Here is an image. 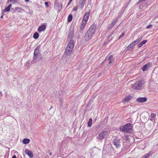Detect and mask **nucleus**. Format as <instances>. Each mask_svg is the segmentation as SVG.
<instances>
[{
    "instance_id": "f257e3e1",
    "label": "nucleus",
    "mask_w": 158,
    "mask_h": 158,
    "mask_svg": "<svg viewBox=\"0 0 158 158\" xmlns=\"http://www.w3.org/2000/svg\"><path fill=\"white\" fill-rule=\"evenodd\" d=\"M96 28V26L95 24H93L90 27L89 30L86 32L84 37V39L86 41L89 40L92 37V36L95 33Z\"/></svg>"
},
{
    "instance_id": "f03ea898",
    "label": "nucleus",
    "mask_w": 158,
    "mask_h": 158,
    "mask_svg": "<svg viewBox=\"0 0 158 158\" xmlns=\"http://www.w3.org/2000/svg\"><path fill=\"white\" fill-rule=\"evenodd\" d=\"M75 45L73 40H71L69 42V44L65 49L64 54L67 56L70 55L72 53Z\"/></svg>"
},
{
    "instance_id": "7ed1b4c3",
    "label": "nucleus",
    "mask_w": 158,
    "mask_h": 158,
    "mask_svg": "<svg viewBox=\"0 0 158 158\" xmlns=\"http://www.w3.org/2000/svg\"><path fill=\"white\" fill-rule=\"evenodd\" d=\"M120 129L122 131L131 133L132 131V125L130 123H127L123 126H121Z\"/></svg>"
},
{
    "instance_id": "20e7f679",
    "label": "nucleus",
    "mask_w": 158,
    "mask_h": 158,
    "mask_svg": "<svg viewBox=\"0 0 158 158\" xmlns=\"http://www.w3.org/2000/svg\"><path fill=\"white\" fill-rule=\"evenodd\" d=\"M145 81L143 80L139 81L132 85L133 89H142L144 86Z\"/></svg>"
},
{
    "instance_id": "39448f33",
    "label": "nucleus",
    "mask_w": 158,
    "mask_h": 158,
    "mask_svg": "<svg viewBox=\"0 0 158 158\" xmlns=\"http://www.w3.org/2000/svg\"><path fill=\"white\" fill-rule=\"evenodd\" d=\"M120 141V139L117 137H115L112 140L113 144L116 148L118 149L121 147Z\"/></svg>"
},
{
    "instance_id": "423d86ee",
    "label": "nucleus",
    "mask_w": 158,
    "mask_h": 158,
    "mask_svg": "<svg viewBox=\"0 0 158 158\" xmlns=\"http://www.w3.org/2000/svg\"><path fill=\"white\" fill-rule=\"evenodd\" d=\"M107 134L106 131H102V132L98 135V138L100 140H102L105 137Z\"/></svg>"
},
{
    "instance_id": "0eeeda50",
    "label": "nucleus",
    "mask_w": 158,
    "mask_h": 158,
    "mask_svg": "<svg viewBox=\"0 0 158 158\" xmlns=\"http://www.w3.org/2000/svg\"><path fill=\"white\" fill-rule=\"evenodd\" d=\"M89 13H86L85 14L84 16L83 17V18L82 20V21L84 22H86V23H87V21L89 17Z\"/></svg>"
},
{
    "instance_id": "6e6552de",
    "label": "nucleus",
    "mask_w": 158,
    "mask_h": 158,
    "mask_svg": "<svg viewBox=\"0 0 158 158\" xmlns=\"http://www.w3.org/2000/svg\"><path fill=\"white\" fill-rule=\"evenodd\" d=\"M147 101V98L144 97H139L137 98L136 100V101L137 102L140 103H142L146 102Z\"/></svg>"
},
{
    "instance_id": "1a4fd4ad",
    "label": "nucleus",
    "mask_w": 158,
    "mask_h": 158,
    "mask_svg": "<svg viewBox=\"0 0 158 158\" xmlns=\"http://www.w3.org/2000/svg\"><path fill=\"white\" fill-rule=\"evenodd\" d=\"M107 60L108 61V63L111 65L114 63V59L113 58V56L112 55H110L108 58Z\"/></svg>"
},
{
    "instance_id": "9d476101",
    "label": "nucleus",
    "mask_w": 158,
    "mask_h": 158,
    "mask_svg": "<svg viewBox=\"0 0 158 158\" xmlns=\"http://www.w3.org/2000/svg\"><path fill=\"white\" fill-rule=\"evenodd\" d=\"M132 98V96L131 95H129L125 97L122 101L123 103H125L129 101Z\"/></svg>"
},
{
    "instance_id": "9b49d317",
    "label": "nucleus",
    "mask_w": 158,
    "mask_h": 158,
    "mask_svg": "<svg viewBox=\"0 0 158 158\" xmlns=\"http://www.w3.org/2000/svg\"><path fill=\"white\" fill-rule=\"evenodd\" d=\"M86 0H81L80 2L78 3V5L81 9H83Z\"/></svg>"
},
{
    "instance_id": "f8f14e48",
    "label": "nucleus",
    "mask_w": 158,
    "mask_h": 158,
    "mask_svg": "<svg viewBox=\"0 0 158 158\" xmlns=\"http://www.w3.org/2000/svg\"><path fill=\"white\" fill-rule=\"evenodd\" d=\"M46 28V26L44 25H42L40 26L38 29V31L39 32L44 31Z\"/></svg>"
},
{
    "instance_id": "ddd939ff",
    "label": "nucleus",
    "mask_w": 158,
    "mask_h": 158,
    "mask_svg": "<svg viewBox=\"0 0 158 158\" xmlns=\"http://www.w3.org/2000/svg\"><path fill=\"white\" fill-rule=\"evenodd\" d=\"M74 33L73 31H70L69 33L67 39L69 40V41L70 40H72V39L73 37Z\"/></svg>"
},
{
    "instance_id": "4468645a",
    "label": "nucleus",
    "mask_w": 158,
    "mask_h": 158,
    "mask_svg": "<svg viewBox=\"0 0 158 158\" xmlns=\"http://www.w3.org/2000/svg\"><path fill=\"white\" fill-rule=\"evenodd\" d=\"M40 45H38L35 50L34 54L39 55L40 53Z\"/></svg>"
},
{
    "instance_id": "2eb2a0df",
    "label": "nucleus",
    "mask_w": 158,
    "mask_h": 158,
    "mask_svg": "<svg viewBox=\"0 0 158 158\" xmlns=\"http://www.w3.org/2000/svg\"><path fill=\"white\" fill-rule=\"evenodd\" d=\"M25 152L27 154L30 158H32L33 156L32 152L29 150L26 149L25 151Z\"/></svg>"
},
{
    "instance_id": "dca6fc26",
    "label": "nucleus",
    "mask_w": 158,
    "mask_h": 158,
    "mask_svg": "<svg viewBox=\"0 0 158 158\" xmlns=\"http://www.w3.org/2000/svg\"><path fill=\"white\" fill-rule=\"evenodd\" d=\"M142 38L143 36H142L139 37L135 40L134 41L133 43L135 45L136 44H137L139 42Z\"/></svg>"
},
{
    "instance_id": "f3484780",
    "label": "nucleus",
    "mask_w": 158,
    "mask_h": 158,
    "mask_svg": "<svg viewBox=\"0 0 158 158\" xmlns=\"http://www.w3.org/2000/svg\"><path fill=\"white\" fill-rule=\"evenodd\" d=\"M38 57L39 55H38L34 54V56L32 63V64L35 63L37 61V60L38 59Z\"/></svg>"
},
{
    "instance_id": "a211bd4d",
    "label": "nucleus",
    "mask_w": 158,
    "mask_h": 158,
    "mask_svg": "<svg viewBox=\"0 0 158 158\" xmlns=\"http://www.w3.org/2000/svg\"><path fill=\"white\" fill-rule=\"evenodd\" d=\"M135 45L134 44V43L132 42L130 44H129L127 47V49L128 50L131 51L133 49V47Z\"/></svg>"
},
{
    "instance_id": "6ab92c4d",
    "label": "nucleus",
    "mask_w": 158,
    "mask_h": 158,
    "mask_svg": "<svg viewBox=\"0 0 158 158\" xmlns=\"http://www.w3.org/2000/svg\"><path fill=\"white\" fill-rule=\"evenodd\" d=\"M147 40H144L143 41L141 42L137 45L138 48H140L143 44H145L147 42Z\"/></svg>"
},
{
    "instance_id": "aec40b11",
    "label": "nucleus",
    "mask_w": 158,
    "mask_h": 158,
    "mask_svg": "<svg viewBox=\"0 0 158 158\" xmlns=\"http://www.w3.org/2000/svg\"><path fill=\"white\" fill-rule=\"evenodd\" d=\"M150 64H147L145 65H144L142 67V69L143 71H144L146 70L148 68Z\"/></svg>"
},
{
    "instance_id": "412c9836",
    "label": "nucleus",
    "mask_w": 158,
    "mask_h": 158,
    "mask_svg": "<svg viewBox=\"0 0 158 158\" xmlns=\"http://www.w3.org/2000/svg\"><path fill=\"white\" fill-rule=\"evenodd\" d=\"M30 142V139H24L23 140V143L24 144L28 143Z\"/></svg>"
},
{
    "instance_id": "4be33fe9",
    "label": "nucleus",
    "mask_w": 158,
    "mask_h": 158,
    "mask_svg": "<svg viewBox=\"0 0 158 158\" xmlns=\"http://www.w3.org/2000/svg\"><path fill=\"white\" fill-rule=\"evenodd\" d=\"M86 22H81V27H80V29L81 30H82L83 29H84V28H85V25L86 24Z\"/></svg>"
},
{
    "instance_id": "5701e85b",
    "label": "nucleus",
    "mask_w": 158,
    "mask_h": 158,
    "mask_svg": "<svg viewBox=\"0 0 158 158\" xmlns=\"http://www.w3.org/2000/svg\"><path fill=\"white\" fill-rule=\"evenodd\" d=\"M118 19V18H115L113 20L111 24H112V25L114 26Z\"/></svg>"
},
{
    "instance_id": "b1692460",
    "label": "nucleus",
    "mask_w": 158,
    "mask_h": 158,
    "mask_svg": "<svg viewBox=\"0 0 158 158\" xmlns=\"http://www.w3.org/2000/svg\"><path fill=\"white\" fill-rule=\"evenodd\" d=\"M39 34L37 32H35L33 35V38L35 39H37L39 37Z\"/></svg>"
},
{
    "instance_id": "393cba45",
    "label": "nucleus",
    "mask_w": 158,
    "mask_h": 158,
    "mask_svg": "<svg viewBox=\"0 0 158 158\" xmlns=\"http://www.w3.org/2000/svg\"><path fill=\"white\" fill-rule=\"evenodd\" d=\"M92 120L91 118H90L88 123V125L89 127H90L92 125Z\"/></svg>"
},
{
    "instance_id": "a878e982",
    "label": "nucleus",
    "mask_w": 158,
    "mask_h": 158,
    "mask_svg": "<svg viewBox=\"0 0 158 158\" xmlns=\"http://www.w3.org/2000/svg\"><path fill=\"white\" fill-rule=\"evenodd\" d=\"M73 16L71 15H69L68 17V21L69 22H71Z\"/></svg>"
},
{
    "instance_id": "bb28decb",
    "label": "nucleus",
    "mask_w": 158,
    "mask_h": 158,
    "mask_svg": "<svg viewBox=\"0 0 158 158\" xmlns=\"http://www.w3.org/2000/svg\"><path fill=\"white\" fill-rule=\"evenodd\" d=\"M63 101L64 100L62 98L59 99V103L61 107L63 106Z\"/></svg>"
},
{
    "instance_id": "cd10ccee",
    "label": "nucleus",
    "mask_w": 158,
    "mask_h": 158,
    "mask_svg": "<svg viewBox=\"0 0 158 158\" xmlns=\"http://www.w3.org/2000/svg\"><path fill=\"white\" fill-rule=\"evenodd\" d=\"M10 9L9 8V7H8V6L7 7H6L5 9H4L3 10V12H7L9 11L10 10Z\"/></svg>"
},
{
    "instance_id": "c85d7f7f",
    "label": "nucleus",
    "mask_w": 158,
    "mask_h": 158,
    "mask_svg": "<svg viewBox=\"0 0 158 158\" xmlns=\"http://www.w3.org/2000/svg\"><path fill=\"white\" fill-rule=\"evenodd\" d=\"M122 139L123 140H128V136L127 135H124L122 137Z\"/></svg>"
},
{
    "instance_id": "c756f323",
    "label": "nucleus",
    "mask_w": 158,
    "mask_h": 158,
    "mask_svg": "<svg viewBox=\"0 0 158 158\" xmlns=\"http://www.w3.org/2000/svg\"><path fill=\"white\" fill-rule=\"evenodd\" d=\"M152 154L151 152H149V153L145 155H144V156L146 158H147L148 157L150 156Z\"/></svg>"
},
{
    "instance_id": "7c9ffc66",
    "label": "nucleus",
    "mask_w": 158,
    "mask_h": 158,
    "mask_svg": "<svg viewBox=\"0 0 158 158\" xmlns=\"http://www.w3.org/2000/svg\"><path fill=\"white\" fill-rule=\"evenodd\" d=\"M156 116V115L153 113L151 114V117L152 118L151 120H152L153 119H154Z\"/></svg>"
},
{
    "instance_id": "2f4dec72",
    "label": "nucleus",
    "mask_w": 158,
    "mask_h": 158,
    "mask_svg": "<svg viewBox=\"0 0 158 158\" xmlns=\"http://www.w3.org/2000/svg\"><path fill=\"white\" fill-rule=\"evenodd\" d=\"M16 0H8V2L11 3H14V2H16Z\"/></svg>"
},
{
    "instance_id": "473e14b6",
    "label": "nucleus",
    "mask_w": 158,
    "mask_h": 158,
    "mask_svg": "<svg viewBox=\"0 0 158 158\" xmlns=\"http://www.w3.org/2000/svg\"><path fill=\"white\" fill-rule=\"evenodd\" d=\"M123 14L121 12H120L118 13V17H117L118 18V19H119L120 17Z\"/></svg>"
},
{
    "instance_id": "72a5a7b5",
    "label": "nucleus",
    "mask_w": 158,
    "mask_h": 158,
    "mask_svg": "<svg viewBox=\"0 0 158 158\" xmlns=\"http://www.w3.org/2000/svg\"><path fill=\"white\" fill-rule=\"evenodd\" d=\"M16 10H17L19 12H21V9L19 7H16Z\"/></svg>"
},
{
    "instance_id": "f704fd0d",
    "label": "nucleus",
    "mask_w": 158,
    "mask_h": 158,
    "mask_svg": "<svg viewBox=\"0 0 158 158\" xmlns=\"http://www.w3.org/2000/svg\"><path fill=\"white\" fill-rule=\"evenodd\" d=\"M124 35V33H123L118 38V40L120 39L121 37L123 36Z\"/></svg>"
},
{
    "instance_id": "c9c22d12",
    "label": "nucleus",
    "mask_w": 158,
    "mask_h": 158,
    "mask_svg": "<svg viewBox=\"0 0 158 158\" xmlns=\"http://www.w3.org/2000/svg\"><path fill=\"white\" fill-rule=\"evenodd\" d=\"M78 6L74 7L73 8V10L74 11H76L77 10Z\"/></svg>"
},
{
    "instance_id": "e433bc0d",
    "label": "nucleus",
    "mask_w": 158,
    "mask_h": 158,
    "mask_svg": "<svg viewBox=\"0 0 158 158\" xmlns=\"http://www.w3.org/2000/svg\"><path fill=\"white\" fill-rule=\"evenodd\" d=\"M45 5L47 7H48V2H45Z\"/></svg>"
},
{
    "instance_id": "4c0bfd02",
    "label": "nucleus",
    "mask_w": 158,
    "mask_h": 158,
    "mask_svg": "<svg viewBox=\"0 0 158 158\" xmlns=\"http://www.w3.org/2000/svg\"><path fill=\"white\" fill-rule=\"evenodd\" d=\"M73 0H70L67 4V6H68L71 3V2H72Z\"/></svg>"
},
{
    "instance_id": "58836bf2",
    "label": "nucleus",
    "mask_w": 158,
    "mask_h": 158,
    "mask_svg": "<svg viewBox=\"0 0 158 158\" xmlns=\"http://www.w3.org/2000/svg\"><path fill=\"white\" fill-rule=\"evenodd\" d=\"M114 25H112V24H110L109 27V29H111L114 27Z\"/></svg>"
},
{
    "instance_id": "ea45409f",
    "label": "nucleus",
    "mask_w": 158,
    "mask_h": 158,
    "mask_svg": "<svg viewBox=\"0 0 158 158\" xmlns=\"http://www.w3.org/2000/svg\"><path fill=\"white\" fill-rule=\"evenodd\" d=\"M152 26V25H148L146 27V28H149Z\"/></svg>"
},
{
    "instance_id": "a19ab883",
    "label": "nucleus",
    "mask_w": 158,
    "mask_h": 158,
    "mask_svg": "<svg viewBox=\"0 0 158 158\" xmlns=\"http://www.w3.org/2000/svg\"><path fill=\"white\" fill-rule=\"evenodd\" d=\"M11 6H12V5H11V4H9V5L8 6V7H9V8H10V7H11Z\"/></svg>"
},
{
    "instance_id": "79ce46f5",
    "label": "nucleus",
    "mask_w": 158,
    "mask_h": 158,
    "mask_svg": "<svg viewBox=\"0 0 158 158\" xmlns=\"http://www.w3.org/2000/svg\"><path fill=\"white\" fill-rule=\"evenodd\" d=\"M124 11V9H123V10H122L120 12H121L123 14V12Z\"/></svg>"
},
{
    "instance_id": "37998d69",
    "label": "nucleus",
    "mask_w": 158,
    "mask_h": 158,
    "mask_svg": "<svg viewBox=\"0 0 158 158\" xmlns=\"http://www.w3.org/2000/svg\"><path fill=\"white\" fill-rule=\"evenodd\" d=\"M2 92L0 91V97L2 96Z\"/></svg>"
},
{
    "instance_id": "c03bdc74",
    "label": "nucleus",
    "mask_w": 158,
    "mask_h": 158,
    "mask_svg": "<svg viewBox=\"0 0 158 158\" xmlns=\"http://www.w3.org/2000/svg\"><path fill=\"white\" fill-rule=\"evenodd\" d=\"M16 156L15 155H14L12 156V158H16Z\"/></svg>"
},
{
    "instance_id": "a18cd8bd",
    "label": "nucleus",
    "mask_w": 158,
    "mask_h": 158,
    "mask_svg": "<svg viewBox=\"0 0 158 158\" xmlns=\"http://www.w3.org/2000/svg\"><path fill=\"white\" fill-rule=\"evenodd\" d=\"M111 35H108L107 36V37L108 38H109L110 37V36H111Z\"/></svg>"
},
{
    "instance_id": "49530a36",
    "label": "nucleus",
    "mask_w": 158,
    "mask_h": 158,
    "mask_svg": "<svg viewBox=\"0 0 158 158\" xmlns=\"http://www.w3.org/2000/svg\"><path fill=\"white\" fill-rule=\"evenodd\" d=\"M52 155V153L51 152H50L49 153V155Z\"/></svg>"
},
{
    "instance_id": "de8ad7c7",
    "label": "nucleus",
    "mask_w": 158,
    "mask_h": 158,
    "mask_svg": "<svg viewBox=\"0 0 158 158\" xmlns=\"http://www.w3.org/2000/svg\"><path fill=\"white\" fill-rule=\"evenodd\" d=\"M3 14L1 16V18H3Z\"/></svg>"
},
{
    "instance_id": "09e8293b",
    "label": "nucleus",
    "mask_w": 158,
    "mask_h": 158,
    "mask_svg": "<svg viewBox=\"0 0 158 158\" xmlns=\"http://www.w3.org/2000/svg\"><path fill=\"white\" fill-rule=\"evenodd\" d=\"M141 158H146L144 156H142V157H141Z\"/></svg>"
},
{
    "instance_id": "8fccbe9b",
    "label": "nucleus",
    "mask_w": 158,
    "mask_h": 158,
    "mask_svg": "<svg viewBox=\"0 0 158 158\" xmlns=\"http://www.w3.org/2000/svg\"><path fill=\"white\" fill-rule=\"evenodd\" d=\"M26 2H27L29 1V0H25Z\"/></svg>"
},
{
    "instance_id": "3c124183",
    "label": "nucleus",
    "mask_w": 158,
    "mask_h": 158,
    "mask_svg": "<svg viewBox=\"0 0 158 158\" xmlns=\"http://www.w3.org/2000/svg\"><path fill=\"white\" fill-rule=\"evenodd\" d=\"M45 158H48V156H46Z\"/></svg>"
},
{
    "instance_id": "603ef678",
    "label": "nucleus",
    "mask_w": 158,
    "mask_h": 158,
    "mask_svg": "<svg viewBox=\"0 0 158 158\" xmlns=\"http://www.w3.org/2000/svg\"><path fill=\"white\" fill-rule=\"evenodd\" d=\"M53 108V106H52L51 107L50 109V110L52 108Z\"/></svg>"
}]
</instances>
